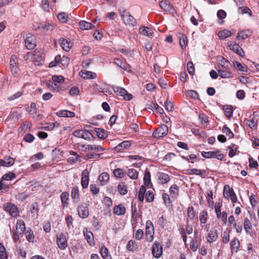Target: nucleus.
<instances>
[{
  "instance_id": "46",
  "label": "nucleus",
  "mask_w": 259,
  "mask_h": 259,
  "mask_svg": "<svg viewBox=\"0 0 259 259\" xmlns=\"http://www.w3.org/2000/svg\"><path fill=\"white\" fill-rule=\"evenodd\" d=\"M130 146V142L128 141H123V142L119 144L116 147L115 149L117 151H120L122 150L123 149H125L126 148L129 147Z\"/></svg>"
},
{
  "instance_id": "9",
  "label": "nucleus",
  "mask_w": 259,
  "mask_h": 259,
  "mask_svg": "<svg viewBox=\"0 0 259 259\" xmlns=\"http://www.w3.org/2000/svg\"><path fill=\"white\" fill-rule=\"evenodd\" d=\"M88 205V203H82L78 206V214L80 218L85 219L88 217L89 214Z\"/></svg>"
},
{
  "instance_id": "10",
  "label": "nucleus",
  "mask_w": 259,
  "mask_h": 259,
  "mask_svg": "<svg viewBox=\"0 0 259 259\" xmlns=\"http://www.w3.org/2000/svg\"><path fill=\"white\" fill-rule=\"evenodd\" d=\"M113 90L116 95L123 97L124 100L129 101L132 99L133 96L128 94L127 91L123 88L117 87L114 88Z\"/></svg>"
},
{
  "instance_id": "16",
  "label": "nucleus",
  "mask_w": 259,
  "mask_h": 259,
  "mask_svg": "<svg viewBox=\"0 0 259 259\" xmlns=\"http://www.w3.org/2000/svg\"><path fill=\"white\" fill-rule=\"evenodd\" d=\"M82 148L84 149V151H103L104 149L100 145H82Z\"/></svg>"
},
{
  "instance_id": "52",
  "label": "nucleus",
  "mask_w": 259,
  "mask_h": 259,
  "mask_svg": "<svg viewBox=\"0 0 259 259\" xmlns=\"http://www.w3.org/2000/svg\"><path fill=\"white\" fill-rule=\"evenodd\" d=\"M237 148V146L234 144H232L228 147V149L230 150L229 152V156L230 157H233L236 155V151Z\"/></svg>"
},
{
  "instance_id": "64",
  "label": "nucleus",
  "mask_w": 259,
  "mask_h": 259,
  "mask_svg": "<svg viewBox=\"0 0 259 259\" xmlns=\"http://www.w3.org/2000/svg\"><path fill=\"white\" fill-rule=\"evenodd\" d=\"M143 235H144L143 231L140 229H138L136 231V233H135V238L137 240H140L143 238Z\"/></svg>"
},
{
  "instance_id": "45",
  "label": "nucleus",
  "mask_w": 259,
  "mask_h": 259,
  "mask_svg": "<svg viewBox=\"0 0 259 259\" xmlns=\"http://www.w3.org/2000/svg\"><path fill=\"white\" fill-rule=\"evenodd\" d=\"M127 175L130 178L133 180H136L138 178V173L135 169L131 168L128 170Z\"/></svg>"
},
{
  "instance_id": "24",
  "label": "nucleus",
  "mask_w": 259,
  "mask_h": 259,
  "mask_svg": "<svg viewBox=\"0 0 259 259\" xmlns=\"http://www.w3.org/2000/svg\"><path fill=\"white\" fill-rule=\"evenodd\" d=\"M79 26L82 30H88L95 27L94 24L85 21H80L79 23Z\"/></svg>"
},
{
  "instance_id": "30",
  "label": "nucleus",
  "mask_w": 259,
  "mask_h": 259,
  "mask_svg": "<svg viewBox=\"0 0 259 259\" xmlns=\"http://www.w3.org/2000/svg\"><path fill=\"white\" fill-rule=\"evenodd\" d=\"M100 251L103 259H112L111 255L109 254L108 249L104 246H102L100 248Z\"/></svg>"
},
{
  "instance_id": "54",
  "label": "nucleus",
  "mask_w": 259,
  "mask_h": 259,
  "mask_svg": "<svg viewBox=\"0 0 259 259\" xmlns=\"http://www.w3.org/2000/svg\"><path fill=\"white\" fill-rule=\"evenodd\" d=\"M235 67L238 69V70L241 71H247V67L246 65L243 66L240 63L235 61L234 62Z\"/></svg>"
},
{
  "instance_id": "18",
  "label": "nucleus",
  "mask_w": 259,
  "mask_h": 259,
  "mask_svg": "<svg viewBox=\"0 0 259 259\" xmlns=\"http://www.w3.org/2000/svg\"><path fill=\"white\" fill-rule=\"evenodd\" d=\"M59 42L62 48L65 51H69L71 47L70 42L64 38H60Z\"/></svg>"
},
{
  "instance_id": "15",
  "label": "nucleus",
  "mask_w": 259,
  "mask_h": 259,
  "mask_svg": "<svg viewBox=\"0 0 259 259\" xmlns=\"http://www.w3.org/2000/svg\"><path fill=\"white\" fill-rule=\"evenodd\" d=\"M14 159L11 157H5L3 159H0V166L10 167L14 163Z\"/></svg>"
},
{
  "instance_id": "28",
  "label": "nucleus",
  "mask_w": 259,
  "mask_h": 259,
  "mask_svg": "<svg viewBox=\"0 0 259 259\" xmlns=\"http://www.w3.org/2000/svg\"><path fill=\"white\" fill-rule=\"evenodd\" d=\"M232 35V32L227 29L221 30L218 32V36L221 39H225L226 38L231 36Z\"/></svg>"
},
{
  "instance_id": "2",
  "label": "nucleus",
  "mask_w": 259,
  "mask_h": 259,
  "mask_svg": "<svg viewBox=\"0 0 259 259\" xmlns=\"http://www.w3.org/2000/svg\"><path fill=\"white\" fill-rule=\"evenodd\" d=\"M154 228L152 222L148 220L146 223L145 239L148 242H151L154 239Z\"/></svg>"
},
{
  "instance_id": "53",
  "label": "nucleus",
  "mask_w": 259,
  "mask_h": 259,
  "mask_svg": "<svg viewBox=\"0 0 259 259\" xmlns=\"http://www.w3.org/2000/svg\"><path fill=\"white\" fill-rule=\"evenodd\" d=\"M222 132L226 136H228L229 138H233L234 137V134L231 130L226 125H224L222 128Z\"/></svg>"
},
{
  "instance_id": "23",
  "label": "nucleus",
  "mask_w": 259,
  "mask_h": 259,
  "mask_svg": "<svg viewBox=\"0 0 259 259\" xmlns=\"http://www.w3.org/2000/svg\"><path fill=\"white\" fill-rule=\"evenodd\" d=\"M207 242L210 244L216 241L218 238V234L217 230H210L207 234Z\"/></svg>"
},
{
  "instance_id": "11",
  "label": "nucleus",
  "mask_w": 259,
  "mask_h": 259,
  "mask_svg": "<svg viewBox=\"0 0 259 259\" xmlns=\"http://www.w3.org/2000/svg\"><path fill=\"white\" fill-rule=\"evenodd\" d=\"M228 46L231 50L234 51L240 56L242 57L244 56V52L243 49L239 46L238 44L234 43L231 41H229L228 42Z\"/></svg>"
},
{
  "instance_id": "37",
  "label": "nucleus",
  "mask_w": 259,
  "mask_h": 259,
  "mask_svg": "<svg viewBox=\"0 0 259 259\" xmlns=\"http://www.w3.org/2000/svg\"><path fill=\"white\" fill-rule=\"evenodd\" d=\"M246 124L252 130H255L257 127V122L252 118L246 119Z\"/></svg>"
},
{
  "instance_id": "56",
  "label": "nucleus",
  "mask_w": 259,
  "mask_h": 259,
  "mask_svg": "<svg viewBox=\"0 0 259 259\" xmlns=\"http://www.w3.org/2000/svg\"><path fill=\"white\" fill-rule=\"evenodd\" d=\"M53 82L61 84L64 81V78L62 75H53L52 77Z\"/></svg>"
},
{
  "instance_id": "58",
  "label": "nucleus",
  "mask_w": 259,
  "mask_h": 259,
  "mask_svg": "<svg viewBox=\"0 0 259 259\" xmlns=\"http://www.w3.org/2000/svg\"><path fill=\"white\" fill-rule=\"evenodd\" d=\"M188 217L190 220H193L196 216V214L194 211V208L192 206H190L187 209Z\"/></svg>"
},
{
  "instance_id": "42",
  "label": "nucleus",
  "mask_w": 259,
  "mask_h": 259,
  "mask_svg": "<svg viewBox=\"0 0 259 259\" xmlns=\"http://www.w3.org/2000/svg\"><path fill=\"white\" fill-rule=\"evenodd\" d=\"M15 174L9 172L3 176L2 181H11L16 178Z\"/></svg>"
},
{
  "instance_id": "4",
  "label": "nucleus",
  "mask_w": 259,
  "mask_h": 259,
  "mask_svg": "<svg viewBox=\"0 0 259 259\" xmlns=\"http://www.w3.org/2000/svg\"><path fill=\"white\" fill-rule=\"evenodd\" d=\"M201 155L205 158H217L218 160H222L224 158V154L221 153L219 150L212 151L201 152Z\"/></svg>"
},
{
  "instance_id": "19",
  "label": "nucleus",
  "mask_w": 259,
  "mask_h": 259,
  "mask_svg": "<svg viewBox=\"0 0 259 259\" xmlns=\"http://www.w3.org/2000/svg\"><path fill=\"white\" fill-rule=\"evenodd\" d=\"M25 46L28 50H32L36 46L35 42L32 36H28L25 40Z\"/></svg>"
},
{
  "instance_id": "39",
  "label": "nucleus",
  "mask_w": 259,
  "mask_h": 259,
  "mask_svg": "<svg viewBox=\"0 0 259 259\" xmlns=\"http://www.w3.org/2000/svg\"><path fill=\"white\" fill-rule=\"evenodd\" d=\"M114 63L124 70H127L128 69V65L122 62V61L118 58H115L114 59Z\"/></svg>"
},
{
  "instance_id": "13",
  "label": "nucleus",
  "mask_w": 259,
  "mask_h": 259,
  "mask_svg": "<svg viewBox=\"0 0 259 259\" xmlns=\"http://www.w3.org/2000/svg\"><path fill=\"white\" fill-rule=\"evenodd\" d=\"M160 7L165 11L171 14L175 12V10L170 3L167 1H162L159 3Z\"/></svg>"
},
{
  "instance_id": "35",
  "label": "nucleus",
  "mask_w": 259,
  "mask_h": 259,
  "mask_svg": "<svg viewBox=\"0 0 259 259\" xmlns=\"http://www.w3.org/2000/svg\"><path fill=\"white\" fill-rule=\"evenodd\" d=\"M81 138L84 140H91L93 139L92 134L89 132L88 130H81Z\"/></svg>"
},
{
  "instance_id": "59",
  "label": "nucleus",
  "mask_w": 259,
  "mask_h": 259,
  "mask_svg": "<svg viewBox=\"0 0 259 259\" xmlns=\"http://www.w3.org/2000/svg\"><path fill=\"white\" fill-rule=\"evenodd\" d=\"M154 194L152 191H148L145 195L146 200L148 202H151L154 200Z\"/></svg>"
},
{
  "instance_id": "57",
  "label": "nucleus",
  "mask_w": 259,
  "mask_h": 259,
  "mask_svg": "<svg viewBox=\"0 0 259 259\" xmlns=\"http://www.w3.org/2000/svg\"><path fill=\"white\" fill-rule=\"evenodd\" d=\"M114 175L116 178H123L125 176V173L122 169L117 168L113 171Z\"/></svg>"
},
{
  "instance_id": "22",
  "label": "nucleus",
  "mask_w": 259,
  "mask_h": 259,
  "mask_svg": "<svg viewBox=\"0 0 259 259\" xmlns=\"http://www.w3.org/2000/svg\"><path fill=\"white\" fill-rule=\"evenodd\" d=\"M79 73L80 76L84 79H94L96 77L95 73L89 71H81Z\"/></svg>"
},
{
  "instance_id": "63",
  "label": "nucleus",
  "mask_w": 259,
  "mask_h": 259,
  "mask_svg": "<svg viewBox=\"0 0 259 259\" xmlns=\"http://www.w3.org/2000/svg\"><path fill=\"white\" fill-rule=\"evenodd\" d=\"M135 241H134L133 240H130L126 244V247L127 249L129 251L134 250V249H135Z\"/></svg>"
},
{
  "instance_id": "44",
  "label": "nucleus",
  "mask_w": 259,
  "mask_h": 259,
  "mask_svg": "<svg viewBox=\"0 0 259 259\" xmlns=\"http://www.w3.org/2000/svg\"><path fill=\"white\" fill-rule=\"evenodd\" d=\"M244 228L247 234L249 233V230L252 229L251 222L247 218L244 219Z\"/></svg>"
},
{
  "instance_id": "34",
  "label": "nucleus",
  "mask_w": 259,
  "mask_h": 259,
  "mask_svg": "<svg viewBox=\"0 0 259 259\" xmlns=\"http://www.w3.org/2000/svg\"><path fill=\"white\" fill-rule=\"evenodd\" d=\"M71 197L74 201H77L79 199V190L77 187L72 188L71 193Z\"/></svg>"
},
{
  "instance_id": "55",
  "label": "nucleus",
  "mask_w": 259,
  "mask_h": 259,
  "mask_svg": "<svg viewBox=\"0 0 259 259\" xmlns=\"http://www.w3.org/2000/svg\"><path fill=\"white\" fill-rule=\"evenodd\" d=\"M69 193L67 192H63L61 195V199L62 204L64 206H66L67 205V200L68 199Z\"/></svg>"
},
{
  "instance_id": "36",
  "label": "nucleus",
  "mask_w": 259,
  "mask_h": 259,
  "mask_svg": "<svg viewBox=\"0 0 259 259\" xmlns=\"http://www.w3.org/2000/svg\"><path fill=\"white\" fill-rule=\"evenodd\" d=\"M219 75L222 78H229L233 77L232 73L230 72L218 70Z\"/></svg>"
},
{
  "instance_id": "20",
  "label": "nucleus",
  "mask_w": 259,
  "mask_h": 259,
  "mask_svg": "<svg viewBox=\"0 0 259 259\" xmlns=\"http://www.w3.org/2000/svg\"><path fill=\"white\" fill-rule=\"evenodd\" d=\"M16 230L17 233L22 234L25 230V225L22 220H18L16 223Z\"/></svg>"
},
{
  "instance_id": "61",
  "label": "nucleus",
  "mask_w": 259,
  "mask_h": 259,
  "mask_svg": "<svg viewBox=\"0 0 259 259\" xmlns=\"http://www.w3.org/2000/svg\"><path fill=\"white\" fill-rule=\"evenodd\" d=\"M61 60V56L59 55H57L55 58L54 61H52L49 64V67H53L56 66L58 65V64L60 62Z\"/></svg>"
},
{
  "instance_id": "25",
  "label": "nucleus",
  "mask_w": 259,
  "mask_h": 259,
  "mask_svg": "<svg viewBox=\"0 0 259 259\" xmlns=\"http://www.w3.org/2000/svg\"><path fill=\"white\" fill-rule=\"evenodd\" d=\"M195 238L192 239L190 243V248L192 251L195 252L198 249V243L196 238H197V232L194 231Z\"/></svg>"
},
{
  "instance_id": "47",
  "label": "nucleus",
  "mask_w": 259,
  "mask_h": 259,
  "mask_svg": "<svg viewBox=\"0 0 259 259\" xmlns=\"http://www.w3.org/2000/svg\"><path fill=\"white\" fill-rule=\"evenodd\" d=\"M144 184L146 186H149L151 184V175L149 171L147 170L145 172L144 177Z\"/></svg>"
},
{
  "instance_id": "17",
  "label": "nucleus",
  "mask_w": 259,
  "mask_h": 259,
  "mask_svg": "<svg viewBox=\"0 0 259 259\" xmlns=\"http://www.w3.org/2000/svg\"><path fill=\"white\" fill-rule=\"evenodd\" d=\"M56 115L59 117L71 118L74 117L75 114L72 111L64 110L58 111L56 112Z\"/></svg>"
},
{
  "instance_id": "32",
  "label": "nucleus",
  "mask_w": 259,
  "mask_h": 259,
  "mask_svg": "<svg viewBox=\"0 0 259 259\" xmlns=\"http://www.w3.org/2000/svg\"><path fill=\"white\" fill-rule=\"evenodd\" d=\"M159 182L162 184L167 183L170 180L169 176L167 174L160 173L158 175Z\"/></svg>"
},
{
  "instance_id": "5",
  "label": "nucleus",
  "mask_w": 259,
  "mask_h": 259,
  "mask_svg": "<svg viewBox=\"0 0 259 259\" xmlns=\"http://www.w3.org/2000/svg\"><path fill=\"white\" fill-rule=\"evenodd\" d=\"M4 209L13 217L16 218L19 215L17 207L14 204L10 202L6 203L4 205Z\"/></svg>"
},
{
  "instance_id": "14",
  "label": "nucleus",
  "mask_w": 259,
  "mask_h": 259,
  "mask_svg": "<svg viewBox=\"0 0 259 259\" xmlns=\"http://www.w3.org/2000/svg\"><path fill=\"white\" fill-rule=\"evenodd\" d=\"M89 181V171L87 169H85L82 172V177L81 184V186L83 188L88 187Z\"/></svg>"
},
{
  "instance_id": "49",
  "label": "nucleus",
  "mask_w": 259,
  "mask_h": 259,
  "mask_svg": "<svg viewBox=\"0 0 259 259\" xmlns=\"http://www.w3.org/2000/svg\"><path fill=\"white\" fill-rule=\"evenodd\" d=\"M118 190L119 193L123 195L126 194L127 192L126 187L123 183H120L118 184Z\"/></svg>"
},
{
  "instance_id": "29",
  "label": "nucleus",
  "mask_w": 259,
  "mask_h": 259,
  "mask_svg": "<svg viewBox=\"0 0 259 259\" xmlns=\"http://www.w3.org/2000/svg\"><path fill=\"white\" fill-rule=\"evenodd\" d=\"M95 131L96 133L97 136L101 139H105L107 137L106 131L101 128H96Z\"/></svg>"
},
{
  "instance_id": "50",
  "label": "nucleus",
  "mask_w": 259,
  "mask_h": 259,
  "mask_svg": "<svg viewBox=\"0 0 259 259\" xmlns=\"http://www.w3.org/2000/svg\"><path fill=\"white\" fill-rule=\"evenodd\" d=\"M205 170H200L196 168H192L189 170L190 175H195L198 176H202L205 173Z\"/></svg>"
},
{
  "instance_id": "48",
  "label": "nucleus",
  "mask_w": 259,
  "mask_h": 259,
  "mask_svg": "<svg viewBox=\"0 0 259 259\" xmlns=\"http://www.w3.org/2000/svg\"><path fill=\"white\" fill-rule=\"evenodd\" d=\"M58 20L62 23H65L67 21L68 15L67 13L61 12L58 14Z\"/></svg>"
},
{
  "instance_id": "60",
  "label": "nucleus",
  "mask_w": 259,
  "mask_h": 259,
  "mask_svg": "<svg viewBox=\"0 0 259 259\" xmlns=\"http://www.w3.org/2000/svg\"><path fill=\"white\" fill-rule=\"evenodd\" d=\"M0 258L1 259H7L8 256L6 252L5 247L0 243Z\"/></svg>"
},
{
  "instance_id": "7",
  "label": "nucleus",
  "mask_w": 259,
  "mask_h": 259,
  "mask_svg": "<svg viewBox=\"0 0 259 259\" xmlns=\"http://www.w3.org/2000/svg\"><path fill=\"white\" fill-rule=\"evenodd\" d=\"M168 131V126L163 124L153 133V136L155 138L159 139L165 136L167 134Z\"/></svg>"
},
{
  "instance_id": "41",
  "label": "nucleus",
  "mask_w": 259,
  "mask_h": 259,
  "mask_svg": "<svg viewBox=\"0 0 259 259\" xmlns=\"http://www.w3.org/2000/svg\"><path fill=\"white\" fill-rule=\"evenodd\" d=\"M234 193L233 189H230L229 186L225 185L224 189V195L225 197L229 198Z\"/></svg>"
},
{
  "instance_id": "8",
  "label": "nucleus",
  "mask_w": 259,
  "mask_h": 259,
  "mask_svg": "<svg viewBox=\"0 0 259 259\" xmlns=\"http://www.w3.org/2000/svg\"><path fill=\"white\" fill-rule=\"evenodd\" d=\"M222 204L220 203H215L214 206L215 212L217 217L218 219H221L224 224H226L227 222V215L225 211L221 212Z\"/></svg>"
},
{
  "instance_id": "3",
  "label": "nucleus",
  "mask_w": 259,
  "mask_h": 259,
  "mask_svg": "<svg viewBox=\"0 0 259 259\" xmlns=\"http://www.w3.org/2000/svg\"><path fill=\"white\" fill-rule=\"evenodd\" d=\"M56 242L61 250H65L67 247V240L63 233H59L56 235Z\"/></svg>"
},
{
  "instance_id": "62",
  "label": "nucleus",
  "mask_w": 259,
  "mask_h": 259,
  "mask_svg": "<svg viewBox=\"0 0 259 259\" xmlns=\"http://www.w3.org/2000/svg\"><path fill=\"white\" fill-rule=\"evenodd\" d=\"M149 108L151 109H155L156 111L160 114H163L164 113L163 108L160 107L157 103H154L153 105H151V107Z\"/></svg>"
},
{
  "instance_id": "1",
  "label": "nucleus",
  "mask_w": 259,
  "mask_h": 259,
  "mask_svg": "<svg viewBox=\"0 0 259 259\" xmlns=\"http://www.w3.org/2000/svg\"><path fill=\"white\" fill-rule=\"evenodd\" d=\"M119 14L123 23L125 25L131 26H135L137 25L136 19L131 15L129 12L123 9H120Z\"/></svg>"
},
{
  "instance_id": "51",
  "label": "nucleus",
  "mask_w": 259,
  "mask_h": 259,
  "mask_svg": "<svg viewBox=\"0 0 259 259\" xmlns=\"http://www.w3.org/2000/svg\"><path fill=\"white\" fill-rule=\"evenodd\" d=\"M199 219L201 224H205L207 220V212L206 210H203L200 213Z\"/></svg>"
},
{
  "instance_id": "26",
  "label": "nucleus",
  "mask_w": 259,
  "mask_h": 259,
  "mask_svg": "<svg viewBox=\"0 0 259 259\" xmlns=\"http://www.w3.org/2000/svg\"><path fill=\"white\" fill-rule=\"evenodd\" d=\"M139 32L141 34L148 37H150L153 34V31L151 28L144 26L140 28Z\"/></svg>"
},
{
  "instance_id": "40",
  "label": "nucleus",
  "mask_w": 259,
  "mask_h": 259,
  "mask_svg": "<svg viewBox=\"0 0 259 259\" xmlns=\"http://www.w3.org/2000/svg\"><path fill=\"white\" fill-rule=\"evenodd\" d=\"M39 29H44L46 30L52 31L54 29V26L53 25L49 23H40L38 26Z\"/></svg>"
},
{
  "instance_id": "33",
  "label": "nucleus",
  "mask_w": 259,
  "mask_h": 259,
  "mask_svg": "<svg viewBox=\"0 0 259 259\" xmlns=\"http://www.w3.org/2000/svg\"><path fill=\"white\" fill-rule=\"evenodd\" d=\"M240 247V242L237 238H234L231 242V249L237 252Z\"/></svg>"
},
{
  "instance_id": "12",
  "label": "nucleus",
  "mask_w": 259,
  "mask_h": 259,
  "mask_svg": "<svg viewBox=\"0 0 259 259\" xmlns=\"http://www.w3.org/2000/svg\"><path fill=\"white\" fill-rule=\"evenodd\" d=\"M252 32L250 29L240 30L237 32L236 38V40H244L247 37L251 36Z\"/></svg>"
},
{
  "instance_id": "6",
  "label": "nucleus",
  "mask_w": 259,
  "mask_h": 259,
  "mask_svg": "<svg viewBox=\"0 0 259 259\" xmlns=\"http://www.w3.org/2000/svg\"><path fill=\"white\" fill-rule=\"evenodd\" d=\"M162 245L158 241H155L152 246V255L156 258H159L162 255Z\"/></svg>"
},
{
  "instance_id": "43",
  "label": "nucleus",
  "mask_w": 259,
  "mask_h": 259,
  "mask_svg": "<svg viewBox=\"0 0 259 259\" xmlns=\"http://www.w3.org/2000/svg\"><path fill=\"white\" fill-rule=\"evenodd\" d=\"M224 112L225 116L228 118H230L232 116L233 114V110L231 106L226 105L224 108Z\"/></svg>"
},
{
  "instance_id": "31",
  "label": "nucleus",
  "mask_w": 259,
  "mask_h": 259,
  "mask_svg": "<svg viewBox=\"0 0 259 259\" xmlns=\"http://www.w3.org/2000/svg\"><path fill=\"white\" fill-rule=\"evenodd\" d=\"M102 185H105L109 180V175L107 172L102 173L98 177Z\"/></svg>"
},
{
  "instance_id": "38",
  "label": "nucleus",
  "mask_w": 259,
  "mask_h": 259,
  "mask_svg": "<svg viewBox=\"0 0 259 259\" xmlns=\"http://www.w3.org/2000/svg\"><path fill=\"white\" fill-rule=\"evenodd\" d=\"M179 40L181 47L182 49H184L188 42L187 36L184 34H181L179 36Z\"/></svg>"
},
{
  "instance_id": "27",
  "label": "nucleus",
  "mask_w": 259,
  "mask_h": 259,
  "mask_svg": "<svg viewBox=\"0 0 259 259\" xmlns=\"http://www.w3.org/2000/svg\"><path fill=\"white\" fill-rule=\"evenodd\" d=\"M84 237L88 243L91 245H94V241L93 238V234L90 231H85L83 232Z\"/></svg>"
},
{
  "instance_id": "21",
  "label": "nucleus",
  "mask_w": 259,
  "mask_h": 259,
  "mask_svg": "<svg viewBox=\"0 0 259 259\" xmlns=\"http://www.w3.org/2000/svg\"><path fill=\"white\" fill-rule=\"evenodd\" d=\"M125 212V208L122 204L116 205L113 208V213L117 215H123Z\"/></svg>"
}]
</instances>
